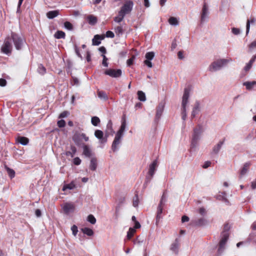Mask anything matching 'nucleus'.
Listing matches in <instances>:
<instances>
[{
	"instance_id": "nucleus-2",
	"label": "nucleus",
	"mask_w": 256,
	"mask_h": 256,
	"mask_svg": "<svg viewBox=\"0 0 256 256\" xmlns=\"http://www.w3.org/2000/svg\"><path fill=\"white\" fill-rule=\"evenodd\" d=\"M232 60L230 59L220 58L213 62L209 66L208 70L210 72H216L220 70L222 68L226 66V64Z\"/></svg>"
},
{
	"instance_id": "nucleus-42",
	"label": "nucleus",
	"mask_w": 256,
	"mask_h": 256,
	"mask_svg": "<svg viewBox=\"0 0 256 256\" xmlns=\"http://www.w3.org/2000/svg\"><path fill=\"white\" fill-rule=\"evenodd\" d=\"M5 168L7 172L10 177L12 178L15 176V172L12 169H11L8 167L6 166H5Z\"/></svg>"
},
{
	"instance_id": "nucleus-3",
	"label": "nucleus",
	"mask_w": 256,
	"mask_h": 256,
	"mask_svg": "<svg viewBox=\"0 0 256 256\" xmlns=\"http://www.w3.org/2000/svg\"><path fill=\"white\" fill-rule=\"evenodd\" d=\"M158 168V161L155 160L149 165L148 170L146 176L145 182L144 184V188L146 187L148 184L150 182L152 178Z\"/></svg>"
},
{
	"instance_id": "nucleus-27",
	"label": "nucleus",
	"mask_w": 256,
	"mask_h": 256,
	"mask_svg": "<svg viewBox=\"0 0 256 256\" xmlns=\"http://www.w3.org/2000/svg\"><path fill=\"white\" fill-rule=\"evenodd\" d=\"M256 58V56H253L249 62L246 64V65L244 66V70L245 71L247 72L249 70L252 66V64L255 62Z\"/></svg>"
},
{
	"instance_id": "nucleus-57",
	"label": "nucleus",
	"mask_w": 256,
	"mask_h": 256,
	"mask_svg": "<svg viewBox=\"0 0 256 256\" xmlns=\"http://www.w3.org/2000/svg\"><path fill=\"white\" fill-rule=\"evenodd\" d=\"M68 114L69 112H68L64 111L60 114V115L59 116V118H66L68 116Z\"/></svg>"
},
{
	"instance_id": "nucleus-46",
	"label": "nucleus",
	"mask_w": 256,
	"mask_h": 256,
	"mask_svg": "<svg viewBox=\"0 0 256 256\" xmlns=\"http://www.w3.org/2000/svg\"><path fill=\"white\" fill-rule=\"evenodd\" d=\"M145 56L146 59V60H151L154 56V53L153 52H146Z\"/></svg>"
},
{
	"instance_id": "nucleus-16",
	"label": "nucleus",
	"mask_w": 256,
	"mask_h": 256,
	"mask_svg": "<svg viewBox=\"0 0 256 256\" xmlns=\"http://www.w3.org/2000/svg\"><path fill=\"white\" fill-rule=\"evenodd\" d=\"M200 110V102L198 101H196L192 112L191 118H194L199 113Z\"/></svg>"
},
{
	"instance_id": "nucleus-6",
	"label": "nucleus",
	"mask_w": 256,
	"mask_h": 256,
	"mask_svg": "<svg viewBox=\"0 0 256 256\" xmlns=\"http://www.w3.org/2000/svg\"><path fill=\"white\" fill-rule=\"evenodd\" d=\"M10 38H12V42H13L16 48L18 50H22L25 43V40L20 36L14 32H12Z\"/></svg>"
},
{
	"instance_id": "nucleus-13",
	"label": "nucleus",
	"mask_w": 256,
	"mask_h": 256,
	"mask_svg": "<svg viewBox=\"0 0 256 256\" xmlns=\"http://www.w3.org/2000/svg\"><path fill=\"white\" fill-rule=\"evenodd\" d=\"M94 136L99 140L100 142L102 144L106 143L107 142L108 137H106V135L104 138V132L101 130H96L94 132Z\"/></svg>"
},
{
	"instance_id": "nucleus-60",
	"label": "nucleus",
	"mask_w": 256,
	"mask_h": 256,
	"mask_svg": "<svg viewBox=\"0 0 256 256\" xmlns=\"http://www.w3.org/2000/svg\"><path fill=\"white\" fill-rule=\"evenodd\" d=\"M176 46H177L176 42V39H174V40L172 41V43L171 50H174L176 48Z\"/></svg>"
},
{
	"instance_id": "nucleus-45",
	"label": "nucleus",
	"mask_w": 256,
	"mask_h": 256,
	"mask_svg": "<svg viewBox=\"0 0 256 256\" xmlns=\"http://www.w3.org/2000/svg\"><path fill=\"white\" fill-rule=\"evenodd\" d=\"M91 122L94 126H97L100 122V120L97 116H93L92 118Z\"/></svg>"
},
{
	"instance_id": "nucleus-33",
	"label": "nucleus",
	"mask_w": 256,
	"mask_h": 256,
	"mask_svg": "<svg viewBox=\"0 0 256 256\" xmlns=\"http://www.w3.org/2000/svg\"><path fill=\"white\" fill-rule=\"evenodd\" d=\"M18 141L21 144L25 146L28 144V139L27 138L24 136H19L18 138Z\"/></svg>"
},
{
	"instance_id": "nucleus-40",
	"label": "nucleus",
	"mask_w": 256,
	"mask_h": 256,
	"mask_svg": "<svg viewBox=\"0 0 256 256\" xmlns=\"http://www.w3.org/2000/svg\"><path fill=\"white\" fill-rule=\"evenodd\" d=\"M114 32L118 36H122L124 33V30L122 26H118L114 28Z\"/></svg>"
},
{
	"instance_id": "nucleus-29",
	"label": "nucleus",
	"mask_w": 256,
	"mask_h": 256,
	"mask_svg": "<svg viewBox=\"0 0 256 256\" xmlns=\"http://www.w3.org/2000/svg\"><path fill=\"white\" fill-rule=\"evenodd\" d=\"M98 97L104 100H108V96L106 95V93L102 90H98Z\"/></svg>"
},
{
	"instance_id": "nucleus-39",
	"label": "nucleus",
	"mask_w": 256,
	"mask_h": 256,
	"mask_svg": "<svg viewBox=\"0 0 256 256\" xmlns=\"http://www.w3.org/2000/svg\"><path fill=\"white\" fill-rule=\"evenodd\" d=\"M136 230L133 228H130L128 232H127V238L128 240H130L132 236H134V234L136 232Z\"/></svg>"
},
{
	"instance_id": "nucleus-32",
	"label": "nucleus",
	"mask_w": 256,
	"mask_h": 256,
	"mask_svg": "<svg viewBox=\"0 0 256 256\" xmlns=\"http://www.w3.org/2000/svg\"><path fill=\"white\" fill-rule=\"evenodd\" d=\"M87 19H88V24L91 25H94L97 22L96 18L92 15L88 16L87 18Z\"/></svg>"
},
{
	"instance_id": "nucleus-47",
	"label": "nucleus",
	"mask_w": 256,
	"mask_h": 256,
	"mask_svg": "<svg viewBox=\"0 0 256 256\" xmlns=\"http://www.w3.org/2000/svg\"><path fill=\"white\" fill-rule=\"evenodd\" d=\"M88 220L90 224H94L96 222V219L94 218V216L92 214H90L88 216Z\"/></svg>"
},
{
	"instance_id": "nucleus-48",
	"label": "nucleus",
	"mask_w": 256,
	"mask_h": 256,
	"mask_svg": "<svg viewBox=\"0 0 256 256\" xmlns=\"http://www.w3.org/2000/svg\"><path fill=\"white\" fill-rule=\"evenodd\" d=\"M38 70L40 74H44L46 73V69L42 64H40Z\"/></svg>"
},
{
	"instance_id": "nucleus-25",
	"label": "nucleus",
	"mask_w": 256,
	"mask_h": 256,
	"mask_svg": "<svg viewBox=\"0 0 256 256\" xmlns=\"http://www.w3.org/2000/svg\"><path fill=\"white\" fill-rule=\"evenodd\" d=\"M59 14V10H55L49 11L46 13V16L49 19H52L56 17Z\"/></svg>"
},
{
	"instance_id": "nucleus-58",
	"label": "nucleus",
	"mask_w": 256,
	"mask_h": 256,
	"mask_svg": "<svg viewBox=\"0 0 256 256\" xmlns=\"http://www.w3.org/2000/svg\"><path fill=\"white\" fill-rule=\"evenodd\" d=\"M250 50H252L256 48V40L252 42L248 46Z\"/></svg>"
},
{
	"instance_id": "nucleus-41",
	"label": "nucleus",
	"mask_w": 256,
	"mask_h": 256,
	"mask_svg": "<svg viewBox=\"0 0 256 256\" xmlns=\"http://www.w3.org/2000/svg\"><path fill=\"white\" fill-rule=\"evenodd\" d=\"M70 150L71 152H66V155L68 156H70L72 158L76 152V148L74 146H71Z\"/></svg>"
},
{
	"instance_id": "nucleus-23",
	"label": "nucleus",
	"mask_w": 256,
	"mask_h": 256,
	"mask_svg": "<svg viewBox=\"0 0 256 256\" xmlns=\"http://www.w3.org/2000/svg\"><path fill=\"white\" fill-rule=\"evenodd\" d=\"M216 198L218 200H222L226 203H228L229 202L226 198V192H220V194L216 196Z\"/></svg>"
},
{
	"instance_id": "nucleus-55",
	"label": "nucleus",
	"mask_w": 256,
	"mask_h": 256,
	"mask_svg": "<svg viewBox=\"0 0 256 256\" xmlns=\"http://www.w3.org/2000/svg\"><path fill=\"white\" fill-rule=\"evenodd\" d=\"M106 36L107 38H113L114 36V34L112 32L108 30L106 32Z\"/></svg>"
},
{
	"instance_id": "nucleus-51",
	"label": "nucleus",
	"mask_w": 256,
	"mask_h": 256,
	"mask_svg": "<svg viewBox=\"0 0 256 256\" xmlns=\"http://www.w3.org/2000/svg\"><path fill=\"white\" fill-rule=\"evenodd\" d=\"M102 56L103 58V60H102V65L106 67H108V62H107L108 58H106V56L104 54H102Z\"/></svg>"
},
{
	"instance_id": "nucleus-43",
	"label": "nucleus",
	"mask_w": 256,
	"mask_h": 256,
	"mask_svg": "<svg viewBox=\"0 0 256 256\" xmlns=\"http://www.w3.org/2000/svg\"><path fill=\"white\" fill-rule=\"evenodd\" d=\"M80 134V133H76L72 137V140L76 144H79V140L81 138Z\"/></svg>"
},
{
	"instance_id": "nucleus-12",
	"label": "nucleus",
	"mask_w": 256,
	"mask_h": 256,
	"mask_svg": "<svg viewBox=\"0 0 256 256\" xmlns=\"http://www.w3.org/2000/svg\"><path fill=\"white\" fill-rule=\"evenodd\" d=\"M191 222L192 224L194 226H202L206 225L208 222L206 219L204 218H202L193 220Z\"/></svg>"
},
{
	"instance_id": "nucleus-62",
	"label": "nucleus",
	"mask_w": 256,
	"mask_h": 256,
	"mask_svg": "<svg viewBox=\"0 0 256 256\" xmlns=\"http://www.w3.org/2000/svg\"><path fill=\"white\" fill-rule=\"evenodd\" d=\"M144 64L147 66L148 68H152V64L150 60H145L144 61Z\"/></svg>"
},
{
	"instance_id": "nucleus-1",
	"label": "nucleus",
	"mask_w": 256,
	"mask_h": 256,
	"mask_svg": "<svg viewBox=\"0 0 256 256\" xmlns=\"http://www.w3.org/2000/svg\"><path fill=\"white\" fill-rule=\"evenodd\" d=\"M126 128V121L124 118L122 122L120 128L116 134L114 140L112 143V150L113 152H117L119 150Z\"/></svg>"
},
{
	"instance_id": "nucleus-56",
	"label": "nucleus",
	"mask_w": 256,
	"mask_h": 256,
	"mask_svg": "<svg viewBox=\"0 0 256 256\" xmlns=\"http://www.w3.org/2000/svg\"><path fill=\"white\" fill-rule=\"evenodd\" d=\"M71 230L73 234L76 236L78 233V228L76 225H74L72 226Z\"/></svg>"
},
{
	"instance_id": "nucleus-14",
	"label": "nucleus",
	"mask_w": 256,
	"mask_h": 256,
	"mask_svg": "<svg viewBox=\"0 0 256 256\" xmlns=\"http://www.w3.org/2000/svg\"><path fill=\"white\" fill-rule=\"evenodd\" d=\"M165 106V102H161L156 108V118L159 120L162 115Z\"/></svg>"
},
{
	"instance_id": "nucleus-34",
	"label": "nucleus",
	"mask_w": 256,
	"mask_h": 256,
	"mask_svg": "<svg viewBox=\"0 0 256 256\" xmlns=\"http://www.w3.org/2000/svg\"><path fill=\"white\" fill-rule=\"evenodd\" d=\"M125 16L118 12V16L114 18V21L116 22L120 23L122 21Z\"/></svg>"
},
{
	"instance_id": "nucleus-61",
	"label": "nucleus",
	"mask_w": 256,
	"mask_h": 256,
	"mask_svg": "<svg viewBox=\"0 0 256 256\" xmlns=\"http://www.w3.org/2000/svg\"><path fill=\"white\" fill-rule=\"evenodd\" d=\"M6 80L4 78H0V86H4L6 84Z\"/></svg>"
},
{
	"instance_id": "nucleus-18",
	"label": "nucleus",
	"mask_w": 256,
	"mask_h": 256,
	"mask_svg": "<svg viewBox=\"0 0 256 256\" xmlns=\"http://www.w3.org/2000/svg\"><path fill=\"white\" fill-rule=\"evenodd\" d=\"M104 35H95L92 40V45L98 46L101 43L100 40H104Z\"/></svg>"
},
{
	"instance_id": "nucleus-5",
	"label": "nucleus",
	"mask_w": 256,
	"mask_h": 256,
	"mask_svg": "<svg viewBox=\"0 0 256 256\" xmlns=\"http://www.w3.org/2000/svg\"><path fill=\"white\" fill-rule=\"evenodd\" d=\"M190 90L188 88H185L184 90V94L182 98V119L184 120H185L187 116L186 107L188 103V98L190 97Z\"/></svg>"
},
{
	"instance_id": "nucleus-54",
	"label": "nucleus",
	"mask_w": 256,
	"mask_h": 256,
	"mask_svg": "<svg viewBox=\"0 0 256 256\" xmlns=\"http://www.w3.org/2000/svg\"><path fill=\"white\" fill-rule=\"evenodd\" d=\"M232 34H234V35H238V34H240V30L239 28H232Z\"/></svg>"
},
{
	"instance_id": "nucleus-49",
	"label": "nucleus",
	"mask_w": 256,
	"mask_h": 256,
	"mask_svg": "<svg viewBox=\"0 0 256 256\" xmlns=\"http://www.w3.org/2000/svg\"><path fill=\"white\" fill-rule=\"evenodd\" d=\"M230 228V226L228 224H225L224 226V230L222 233L229 234L228 231Z\"/></svg>"
},
{
	"instance_id": "nucleus-21",
	"label": "nucleus",
	"mask_w": 256,
	"mask_h": 256,
	"mask_svg": "<svg viewBox=\"0 0 256 256\" xmlns=\"http://www.w3.org/2000/svg\"><path fill=\"white\" fill-rule=\"evenodd\" d=\"M167 197L164 193L162 195L160 203L158 204V208L164 209V208L166 202Z\"/></svg>"
},
{
	"instance_id": "nucleus-11",
	"label": "nucleus",
	"mask_w": 256,
	"mask_h": 256,
	"mask_svg": "<svg viewBox=\"0 0 256 256\" xmlns=\"http://www.w3.org/2000/svg\"><path fill=\"white\" fill-rule=\"evenodd\" d=\"M209 14L208 6L205 1L203 4L202 11L201 14V22H204L208 18Z\"/></svg>"
},
{
	"instance_id": "nucleus-17",
	"label": "nucleus",
	"mask_w": 256,
	"mask_h": 256,
	"mask_svg": "<svg viewBox=\"0 0 256 256\" xmlns=\"http://www.w3.org/2000/svg\"><path fill=\"white\" fill-rule=\"evenodd\" d=\"M242 85L246 86V90H252L256 87V81H246L242 83Z\"/></svg>"
},
{
	"instance_id": "nucleus-10",
	"label": "nucleus",
	"mask_w": 256,
	"mask_h": 256,
	"mask_svg": "<svg viewBox=\"0 0 256 256\" xmlns=\"http://www.w3.org/2000/svg\"><path fill=\"white\" fill-rule=\"evenodd\" d=\"M104 74L106 75H108L112 78H117L120 77L122 74V71L120 69H112L109 68L106 70Z\"/></svg>"
},
{
	"instance_id": "nucleus-22",
	"label": "nucleus",
	"mask_w": 256,
	"mask_h": 256,
	"mask_svg": "<svg viewBox=\"0 0 256 256\" xmlns=\"http://www.w3.org/2000/svg\"><path fill=\"white\" fill-rule=\"evenodd\" d=\"M224 142V139L222 141L219 142L213 148L212 152L214 154H218L223 145Z\"/></svg>"
},
{
	"instance_id": "nucleus-8",
	"label": "nucleus",
	"mask_w": 256,
	"mask_h": 256,
	"mask_svg": "<svg viewBox=\"0 0 256 256\" xmlns=\"http://www.w3.org/2000/svg\"><path fill=\"white\" fill-rule=\"evenodd\" d=\"M134 6V2L130 0H126L121 7L119 12L126 16L132 12Z\"/></svg>"
},
{
	"instance_id": "nucleus-59",
	"label": "nucleus",
	"mask_w": 256,
	"mask_h": 256,
	"mask_svg": "<svg viewBox=\"0 0 256 256\" xmlns=\"http://www.w3.org/2000/svg\"><path fill=\"white\" fill-rule=\"evenodd\" d=\"M72 84L73 85L78 86L79 84V80L75 77H72Z\"/></svg>"
},
{
	"instance_id": "nucleus-28",
	"label": "nucleus",
	"mask_w": 256,
	"mask_h": 256,
	"mask_svg": "<svg viewBox=\"0 0 256 256\" xmlns=\"http://www.w3.org/2000/svg\"><path fill=\"white\" fill-rule=\"evenodd\" d=\"M83 154L87 157H90L92 156V151L86 145L83 146Z\"/></svg>"
},
{
	"instance_id": "nucleus-38",
	"label": "nucleus",
	"mask_w": 256,
	"mask_h": 256,
	"mask_svg": "<svg viewBox=\"0 0 256 256\" xmlns=\"http://www.w3.org/2000/svg\"><path fill=\"white\" fill-rule=\"evenodd\" d=\"M255 22V20L254 18H252L251 20H248L246 26V35H248L250 28V24H254Z\"/></svg>"
},
{
	"instance_id": "nucleus-36",
	"label": "nucleus",
	"mask_w": 256,
	"mask_h": 256,
	"mask_svg": "<svg viewBox=\"0 0 256 256\" xmlns=\"http://www.w3.org/2000/svg\"><path fill=\"white\" fill-rule=\"evenodd\" d=\"M138 99L142 102H145L146 100V97L145 94L141 91L138 90Z\"/></svg>"
},
{
	"instance_id": "nucleus-30",
	"label": "nucleus",
	"mask_w": 256,
	"mask_h": 256,
	"mask_svg": "<svg viewBox=\"0 0 256 256\" xmlns=\"http://www.w3.org/2000/svg\"><path fill=\"white\" fill-rule=\"evenodd\" d=\"M163 209L157 208L156 216V224H158L160 220L162 218V213Z\"/></svg>"
},
{
	"instance_id": "nucleus-64",
	"label": "nucleus",
	"mask_w": 256,
	"mask_h": 256,
	"mask_svg": "<svg viewBox=\"0 0 256 256\" xmlns=\"http://www.w3.org/2000/svg\"><path fill=\"white\" fill-rule=\"evenodd\" d=\"M210 164H211V162H210L206 161V162L204 163V165L202 166V168H208V167H209L210 166Z\"/></svg>"
},
{
	"instance_id": "nucleus-50",
	"label": "nucleus",
	"mask_w": 256,
	"mask_h": 256,
	"mask_svg": "<svg viewBox=\"0 0 256 256\" xmlns=\"http://www.w3.org/2000/svg\"><path fill=\"white\" fill-rule=\"evenodd\" d=\"M64 26L68 30H71L73 28L72 24L69 22H66L64 23Z\"/></svg>"
},
{
	"instance_id": "nucleus-31",
	"label": "nucleus",
	"mask_w": 256,
	"mask_h": 256,
	"mask_svg": "<svg viewBox=\"0 0 256 256\" xmlns=\"http://www.w3.org/2000/svg\"><path fill=\"white\" fill-rule=\"evenodd\" d=\"M65 36H66L65 33L62 30L56 31L54 34V38L57 39L64 38Z\"/></svg>"
},
{
	"instance_id": "nucleus-24",
	"label": "nucleus",
	"mask_w": 256,
	"mask_h": 256,
	"mask_svg": "<svg viewBox=\"0 0 256 256\" xmlns=\"http://www.w3.org/2000/svg\"><path fill=\"white\" fill-rule=\"evenodd\" d=\"M170 250L177 254L178 252V239L175 240V242H173L170 246Z\"/></svg>"
},
{
	"instance_id": "nucleus-63",
	"label": "nucleus",
	"mask_w": 256,
	"mask_h": 256,
	"mask_svg": "<svg viewBox=\"0 0 256 256\" xmlns=\"http://www.w3.org/2000/svg\"><path fill=\"white\" fill-rule=\"evenodd\" d=\"M134 58V56H132V58H131L127 60L126 62H127V65L128 66H130L133 64Z\"/></svg>"
},
{
	"instance_id": "nucleus-15",
	"label": "nucleus",
	"mask_w": 256,
	"mask_h": 256,
	"mask_svg": "<svg viewBox=\"0 0 256 256\" xmlns=\"http://www.w3.org/2000/svg\"><path fill=\"white\" fill-rule=\"evenodd\" d=\"M62 208L65 214H68L69 213L74 212V204L72 203H66L64 204Z\"/></svg>"
},
{
	"instance_id": "nucleus-52",
	"label": "nucleus",
	"mask_w": 256,
	"mask_h": 256,
	"mask_svg": "<svg viewBox=\"0 0 256 256\" xmlns=\"http://www.w3.org/2000/svg\"><path fill=\"white\" fill-rule=\"evenodd\" d=\"M57 124L59 128H64L66 125V122L64 120H61L58 122Z\"/></svg>"
},
{
	"instance_id": "nucleus-9",
	"label": "nucleus",
	"mask_w": 256,
	"mask_h": 256,
	"mask_svg": "<svg viewBox=\"0 0 256 256\" xmlns=\"http://www.w3.org/2000/svg\"><path fill=\"white\" fill-rule=\"evenodd\" d=\"M222 238L219 242V247L218 250V252L220 254H221L224 252L226 243L229 238V234H221Z\"/></svg>"
},
{
	"instance_id": "nucleus-7",
	"label": "nucleus",
	"mask_w": 256,
	"mask_h": 256,
	"mask_svg": "<svg viewBox=\"0 0 256 256\" xmlns=\"http://www.w3.org/2000/svg\"><path fill=\"white\" fill-rule=\"evenodd\" d=\"M12 50V38L10 37L6 38L4 41V44L1 48L2 52L4 54L10 56Z\"/></svg>"
},
{
	"instance_id": "nucleus-53",
	"label": "nucleus",
	"mask_w": 256,
	"mask_h": 256,
	"mask_svg": "<svg viewBox=\"0 0 256 256\" xmlns=\"http://www.w3.org/2000/svg\"><path fill=\"white\" fill-rule=\"evenodd\" d=\"M73 162L75 165L78 166L81 163V160L78 157H76L74 158Z\"/></svg>"
},
{
	"instance_id": "nucleus-44",
	"label": "nucleus",
	"mask_w": 256,
	"mask_h": 256,
	"mask_svg": "<svg viewBox=\"0 0 256 256\" xmlns=\"http://www.w3.org/2000/svg\"><path fill=\"white\" fill-rule=\"evenodd\" d=\"M168 22L171 25L177 26L178 24V20L174 17H170L168 20Z\"/></svg>"
},
{
	"instance_id": "nucleus-19",
	"label": "nucleus",
	"mask_w": 256,
	"mask_h": 256,
	"mask_svg": "<svg viewBox=\"0 0 256 256\" xmlns=\"http://www.w3.org/2000/svg\"><path fill=\"white\" fill-rule=\"evenodd\" d=\"M114 133V132L112 129V123L111 120H109L106 126V137H108L109 135L112 136Z\"/></svg>"
},
{
	"instance_id": "nucleus-26",
	"label": "nucleus",
	"mask_w": 256,
	"mask_h": 256,
	"mask_svg": "<svg viewBox=\"0 0 256 256\" xmlns=\"http://www.w3.org/2000/svg\"><path fill=\"white\" fill-rule=\"evenodd\" d=\"M97 168V160L96 158H92L90 160V168L92 170L94 171L96 170Z\"/></svg>"
},
{
	"instance_id": "nucleus-4",
	"label": "nucleus",
	"mask_w": 256,
	"mask_h": 256,
	"mask_svg": "<svg viewBox=\"0 0 256 256\" xmlns=\"http://www.w3.org/2000/svg\"><path fill=\"white\" fill-rule=\"evenodd\" d=\"M202 132L203 128L200 124H198V126L194 129L191 142V148H195L196 147L198 142L200 140V135Z\"/></svg>"
},
{
	"instance_id": "nucleus-37",
	"label": "nucleus",
	"mask_w": 256,
	"mask_h": 256,
	"mask_svg": "<svg viewBox=\"0 0 256 256\" xmlns=\"http://www.w3.org/2000/svg\"><path fill=\"white\" fill-rule=\"evenodd\" d=\"M76 187V185L74 182H72L70 184H65L62 188V190L64 191L67 189L72 190Z\"/></svg>"
},
{
	"instance_id": "nucleus-20",
	"label": "nucleus",
	"mask_w": 256,
	"mask_h": 256,
	"mask_svg": "<svg viewBox=\"0 0 256 256\" xmlns=\"http://www.w3.org/2000/svg\"><path fill=\"white\" fill-rule=\"evenodd\" d=\"M250 164H251L250 162H246L244 164L243 167L240 170V176H243L245 175L248 172Z\"/></svg>"
},
{
	"instance_id": "nucleus-35",
	"label": "nucleus",
	"mask_w": 256,
	"mask_h": 256,
	"mask_svg": "<svg viewBox=\"0 0 256 256\" xmlns=\"http://www.w3.org/2000/svg\"><path fill=\"white\" fill-rule=\"evenodd\" d=\"M82 231L84 234H86L88 236H92L94 234L93 230L88 228H82Z\"/></svg>"
}]
</instances>
